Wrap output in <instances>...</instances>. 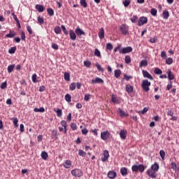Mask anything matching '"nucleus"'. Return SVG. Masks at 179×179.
I'll list each match as a JSON object with an SVG mask.
<instances>
[{"label": "nucleus", "instance_id": "nucleus-1", "mask_svg": "<svg viewBox=\"0 0 179 179\" xmlns=\"http://www.w3.org/2000/svg\"><path fill=\"white\" fill-rule=\"evenodd\" d=\"M145 165L139 164V165H133L131 166V171L133 173H143L145 171Z\"/></svg>", "mask_w": 179, "mask_h": 179}, {"label": "nucleus", "instance_id": "nucleus-2", "mask_svg": "<svg viewBox=\"0 0 179 179\" xmlns=\"http://www.w3.org/2000/svg\"><path fill=\"white\" fill-rule=\"evenodd\" d=\"M152 83L148 80H143L141 84V87L143 92H149L150 88L149 87Z\"/></svg>", "mask_w": 179, "mask_h": 179}, {"label": "nucleus", "instance_id": "nucleus-3", "mask_svg": "<svg viewBox=\"0 0 179 179\" xmlns=\"http://www.w3.org/2000/svg\"><path fill=\"white\" fill-rule=\"evenodd\" d=\"M71 176L73 177H82L83 176V171L80 169H74L71 171Z\"/></svg>", "mask_w": 179, "mask_h": 179}, {"label": "nucleus", "instance_id": "nucleus-4", "mask_svg": "<svg viewBox=\"0 0 179 179\" xmlns=\"http://www.w3.org/2000/svg\"><path fill=\"white\" fill-rule=\"evenodd\" d=\"M128 30H129V27H128V25L125 24H122L120 26V31L122 34H123V36H128V34H129V32H128Z\"/></svg>", "mask_w": 179, "mask_h": 179}, {"label": "nucleus", "instance_id": "nucleus-5", "mask_svg": "<svg viewBox=\"0 0 179 179\" xmlns=\"http://www.w3.org/2000/svg\"><path fill=\"white\" fill-rule=\"evenodd\" d=\"M146 174H148V176L151 178H156L157 177V171L151 169L147 170Z\"/></svg>", "mask_w": 179, "mask_h": 179}, {"label": "nucleus", "instance_id": "nucleus-6", "mask_svg": "<svg viewBox=\"0 0 179 179\" xmlns=\"http://www.w3.org/2000/svg\"><path fill=\"white\" fill-rule=\"evenodd\" d=\"M108 138H110V132L108 130L101 133V138L102 141H108Z\"/></svg>", "mask_w": 179, "mask_h": 179}, {"label": "nucleus", "instance_id": "nucleus-7", "mask_svg": "<svg viewBox=\"0 0 179 179\" xmlns=\"http://www.w3.org/2000/svg\"><path fill=\"white\" fill-rule=\"evenodd\" d=\"M110 101L112 103H113V104H120L121 103V101L120 99H118V96H117V94H113L111 95Z\"/></svg>", "mask_w": 179, "mask_h": 179}, {"label": "nucleus", "instance_id": "nucleus-8", "mask_svg": "<svg viewBox=\"0 0 179 179\" xmlns=\"http://www.w3.org/2000/svg\"><path fill=\"white\" fill-rule=\"evenodd\" d=\"M108 157H110V154L108 153V150H105L103 151V153L102 154L101 162H103V163L107 162V160H108Z\"/></svg>", "mask_w": 179, "mask_h": 179}, {"label": "nucleus", "instance_id": "nucleus-9", "mask_svg": "<svg viewBox=\"0 0 179 179\" xmlns=\"http://www.w3.org/2000/svg\"><path fill=\"white\" fill-rule=\"evenodd\" d=\"M148 23V17L143 16L139 18L138 26H143V24H146Z\"/></svg>", "mask_w": 179, "mask_h": 179}, {"label": "nucleus", "instance_id": "nucleus-10", "mask_svg": "<svg viewBox=\"0 0 179 179\" xmlns=\"http://www.w3.org/2000/svg\"><path fill=\"white\" fill-rule=\"evenodd\" d=\"M129 52H132V48L131 46L123 48L120 50V54H128Z\"/></svg>", "mask_w": 179, "mask_h": 179}, {"label": "nucleus", "instance_id": "nucleus-11", "mask_svg": "<svg viewBox=\"0 0 179 179\" xmlns=\"http://www.w3.org/2000/svg\"><path fill=\"white\" fill-rule=\"evenodd\" d=\"M64 169H71L72 167V161L69 159H66L64 162V163L62 164Z\"/></svg>", "mask_w": 179, "mask_h": 179}, {"label": "nucleus", "instance_id": "nucleus-12", "mask_svg": "<svg viewBox=\"0 0 179 179\" xmlns=\"http://www.w3.org/2000/svg\"><path fill=\"white\" fill-rule=\"evenodd\" d=\"M117 113L120 114L122 118H124V117H128L129 115V113H128L127 111H124L122 109H121V108L117 109Z\"/></svg>", "mask_w": 179, "mask_h": 179}, {"label": "nucleus", "instance_id": "nucleus-13", "mask_svg": "<svg viewBox=\"0 0 179 179\" xmlns=\"http://www.w3.org/2000/svg\"><path fill=\"white\" fill-rule=\"evenodd\" d=\"M127 135H128V131L126 129H122L120 131V136L121 139L125 140L127 139Z\"/></svg>", "mask_w": 179, "mask_h": 179}, {"label": "nucleus", "instance_id": "nucleus-14", "mask_svg": "<svg viewBox=\"0 0 179 179\" xmlns=\"http://www.w3.org/2000/svg\"><path fill=\"white\" fill-rule=\"evenodd\" d=\"M142 73L144 78H147V79H150V80H153V76H152L148 71L143 70Z\"/></svg>", "mask_w": 179, "mask_h": 179}, {"label": "nucleus", "instance_id": "nucleus-15", "mask_svg": "<svg viewBox=\"0 0 179 179\" xmlns=\"http://www.w3.org/2000/svg\"><path fill=\"white\" fill-rule=\"evenodd\" d=\"M75 33H76V34H77V36L78 37H80V36H85V34H86L85 33V31H83V30L80 29V28L79 27L76 29Z\"/></svg>", "mask_w": 179, "mask_h": 179}, {"label": "nucleus", "instance_id": "nucleus-16", "mask_svg": "<svg viewBox=\"0 0 179 179\" xmlns=\"http://www.w3.org/2000/svg\"><path fill=\"white\" fill-rule=\"evenodd\" d=\"M35 9H36V10H38V12H39L40 13H43L44 10H45V7H44V6L43 5H40V4H36L35 6Z\"/></svg>", "mask_w": 179, "mask_h": 179}, {"label": "nucleus", "instance_id": "nucleus-17", "mask_svg": "<svg viewBox=\"0 0 179 179\" xmlns=\"http://www.w3.org/2000/svg\"><path fill=\"white\" fill-rule=\"evenodd\" d=\"M96 83H104V80L99 77H96V79L92 80V85H96Z\"/></svg>", "mask_w": 179, "mask_h": 179}, {"label": "nucleus", "instance_id": "nucleus-18", "mask_svg": "<svg viewBox=\"0 0 179 179\" xmlns=\"http://www.w3.org/2000/svg\"><path fill=\"white\" fill-rule=\"evenodd\" d=\"M76 32L73 31V30L70 29L69 30V36L70 38L73 41H75V40H76V34H75Z\"/></svg>", "mask_w": 179, "mask_h": 179}, {"label": "nucleus", "instance_id": "nucleus-19", "mask_svg": "<svg viewBox=\"0 0 179 179\" xmlns=\"http://www.w3.org/2000/svg\"><path fill=\"white\" fill-rule=\"evenodd\" d=\"M166 73L168 74L169 80H174L176 77L174 76V74H173V72L171 69H168Z\"/></svg>", "mask_w": 179, "mask_h": 179}, {"label": "nucleus", "instance_id": "nucleus-20", "mask_svg": "<svg viewBox=\"0 0 179 179\" xmlns=\"http://www.w3.org/2000/svg\"><path fill=\"white\" fill-rule=\"evenodd\" d=\"M126 92H127V93L129 94V93H132V92H134V86L127 84L126 85Z\"/></svg>", "mask_w": 179, "mask_h": 179}, {"label": "nucleus", "instance_id": "nucleus-21", "mask_svg": "<svg viewBox=\"0 0 179 179\" xmlns=\"http://www.w3.org/2000/svg\"><path fill=\"white\" fill-rule=\"evenodd\" d=\"M108 177L110 179L115 178V177H117V173L114 171H110L108 173Z\"/></svg>", "mask_w": 179, "mask_h": 179}, {"label": "nucleus", "instance_id": "nucleus-22", "mask_svg": "<svg viewBox=\"0 0 179 179\" xmlns=\"http://www.w3.org/2000/svg\"><path fill=\"white\" fill-rule=\"evenodd\" d=\"M98 36H99L100 40H103V38H104V28L101 27L99 29V32L98 33Z\"/></svg>", "mask_w": 179, "mask_h": 179}, {"label": "nucleus", "instance_id": "nucleus-23", "mask_svg": "<svg viewBox=\"0 0 179 179\" xmlns=\"http://www.w3.org/2000/svg\"><path fill=\"white\" fill-rule=\"evenodd\" d=\"M64 79L66 82H69L71 80V74L69 72L64 73Z\"/></svg>", "mask_w": 179, "mask_h": 179}, {"label": "nucleus", "instance_id": "nucleus-24", "mask_svg": "<svg viewBox=\"0 0 179 179\" xmlns=\"http://www.w3.org/2000/svg\"><path fill=\"white\" fill-rule=\"evenodd\" d=\"M159 164H157V162H155L154 164H152L151 166V170H154L155 171H159Z\"/></svg>", "mask_w": 179, "mask_h": 179}, {"label": "nucleus", "instance_id": "nucleus-25", "mask_svg": "<svg viewBox=\"0 0 179 179\" xmlns=\"http://www.w3.org/2000/svg\"><path fill=\"white\" fill-rule=\"evenodd\" d=\"M16 32L15 31H10V33L6 35L7 38H12V37H15L16 36Z\"/></svg>", "mask_w": 179, "mask_h": 179}, {"label": "nucleus", "instance_id": "nucleus-26", "mask_svg": "<svg viewBox=\"0 0 179 179\" xmlns=\"http://www.w3.org/2000/svg\"><path fill=\"white\" fill-rule=\"evenodd\" d=\"M41 157L43 160H47V159H48V153L45 151H42Z\"/></svg>", "mask_w": 179, "mask_h": 179}, {"label": "nucleus", "instance_id": "nucleus-27", "mask_svg": "<svg viewBox=\"0 0 179 179\" xmlns=\"http://www.w3.org/2000/svg\"><path fill=\"white\" fill-rule=\"evenodd\" d=\"M120 173L122 176H125L128 174V169L125 167H122L120 169Z\"/></svg>", "mask_w": 179, "mask_h": 179}, {"label": "nucleus", "instance_id": "nucleus-28", "mask_svg": "<svg viewBox=\"0 0 179 179\" xmlns=\"http://www.w3.org/2000/svg\"><path fill=\"white\" fill-rule=\"evenodd\" d=\"M162 15H163V18L166 20L169 19V17H170V13L167 10H164L162 13Z\"/></svg>", "mask_w": 179, "mask_h": 179}, {"label": "nucleus", "instance_id": "nucleus-29", "mask_svg": "<svg viewBox=\"0 0 179 179\" xmlns=\"http://www.w3.org/2000/svg\"><path fill=\"white\" fill-rule=\"evenodd\" d=\"M53 111H55V113H57V117H62V109H60V108H55L54 110H53Z\"/></svg>", "mask_w": 179, "mask_h": 179}, {"label": "nucleus", "instance_id": "nucleus-30", "mask_svg": "<svg viewBox=\"0 0 179 179\" xmlns=\"http://www.w3.org/2000/svg\"><path fill=\"white\" fill-rule=\"evenodd\" d=\"M11 121H13V125L15 128H17V127H19V124H17V122H19L17 117L11 118Z\"/></svg>", "mask_w": 179, "mask_h": 179}, {"label": "nucleus", "instance_id": "nucleus-31", "mask_svg": "<svg viewBox=\"0 0 179 179\" xmlns=\"http://www.w3.org/2000/svg\"><path fill=\"white\" fill-rule=\"evenodd\" d=\"M114 76H115V78L118 79V78H120V76H121V70H120V69L115 70Z\"/></svg>", "mask_w": 179, "mask_h": 179}, {"label": "nucleus", "instance_id": "nucleus-32", "mask_svg": "<svg viewBox=\"0 0 179 179\" xmlns=\"http://www.w3.org/2000/svg\"><path fill=\"white\" fill-rule=\"evenodd\" d=\"M142 66H148V60L146 59H143L141 61L139 67L142 68Z\"/></svg>", "mask_w": 179, "mask_h": 179}, {"label": "nucleus", "instance_id": "nucleus-33", "mask_svg": "<svg viewBox=\"0 0 179 179\" xmlns=\"http://www.w3.org/2000/svg\"><path fill=\"white\" fill-rule=\"evenodd\" d=\"M58 130H52V138H56V139H58Z\"/></svg>", "mask_w": 179, "mask_h": 179}, {"label": "nucleus", "instance_id": "nucleus-34", "mask_svg": "<svg viewBox=\"0 0 179 179\" xmlns=\"http://www.w3.org/2000/svg\"><path fill=\"white\" fill-rule=\"evenodd\" d=\"M34 113H44L45 111V109H44L43 107H41L40 108H34Z\"/></svg>", "mask_w": 179, "mask_h": 179}, {"label": "nucleus", "instance_id": "nucleus-35", "mask_svg": "<svg viewBox=\"0 0 179 179\" xmlns=\"http://www.w3.org/2000/svg\"><path fill=\"white\" fill-rule=\"evenodd\" d=\"M15 69V64H10L8 66L7 71L8 73H11Z\"/></svg>", "mask_w": 179, "mask_h": 179}, {"label": "nucleus", "instance_id": "nucleus-36", "mask_svg": "<svg viewBox=\"0 0 179 179\" xmlns=\"http://www.w3.org/2000/svg\"><path fill=\"white\" fill-rule=\"evenodd\" d=\"M70 127L73 131H77L78 130V124L75 122H71L70 124Z\"/></svg>", "mask_w": 179, "mask_h": 179}, {"label": "nucleus", "instance_id": "nucleus-37", "mask_svg": "<svg viewBox=\"0 0 179 179\" xmlns=\"http://www.w3.org/2000/svg\"><path fill=\"white\" fill-rule=\"evenodd\" d=\"M54 30H55V33H56V34H61V33H62V30L61 29V27H59L58 26L55 27Z\"/></svg>", "mask_w": 179, "mask_h": 179}, {"label": "nucleus", "instance_id": "nucleus-38", "mask_svg": "<svg viewBox=\"0 0 179 179\" xmlns=\"http://www.w3.org/2000/svg\"><path fill=\"white\" fill-rule=\"evenodd\" d=\"M154 73H155V75H162V73H163V71H162V69L157 67L154 70Z\"/></svg>", "mask_w": 179, "mask_h": 179}, {"label": "nucleus", "instance_id": "nucleus-39", "mask_svg": "<svg viewBox=\"0 0 179 179\" xmlns=\"http://www.w3.org/2000/svg\"><path fill=\"white\" fill-rule=\"evenodd\" d=\"M65 100H66V101H67V103H71V101L72 100V96H71V94H66L65 95Z\"/></svg>", "mask_w": 179, "mask_h": 179}, {"label": "nucleus", "instance_id": "nucleus-40", "mask_svg": "<svg viewBox=\"0 0 179 179\" xmlns=\"http://www.w3.org/2000/svg\"><path fill=\"white\" fill-rule=\"evenodd\" d=\"M94 54L95 57H98V58H101V53L100 52V50H99V49L96 48Z\"/></svg>", "mask_w": 179, "mask_h": 179}, {"label": "nucleus", "instance_id": "nucleus-41", "mask_svg": "<svg viewBox=\"0 0 179 179\" xmlns=\"http://www.w3.org/2000/svg\"><path fill=\"white\" fill-rule=\"evenodd\" d=\"M80 3L83 8H87V2H86V0H80Z\"/></svg>", "mask_w": 179, "mask_h": 179}, {"label": "nucleus", "instance_id": "nucleus-42", "mask_svg": "<svg viewBox=\"0 0 179 179\" xmlns=\"http://www.w3.org/2000/svg\"><path fill=\"white\" fill-rule=\"evenodd\" d=\"M37 21L38 24H44V18L41 17V16H38L37 17Z\"/></svg>", "mask_w": 179, "mask_h": 179}, {"label": "nucleus", "instance_id": "nucleus-43", "mask_svg": "<svg viewBox=\"0 0 179 179\" xmlns=\"http://www.w3.org/2000/svg\"><path fill=\"white\" fill-rule=\"evenodd\" d=\"M171 169L173 171H177V164H176V162H172L171 163Z\"/></svg>", "mask_w": 179, "mask_h": 179}, {"label": "nucleus", "instance_id": "nucleus-44", "mask_svg": "<svg viewBox=\"0 0 179 179\" xmlns=\"http://www.w3.org/2000/svg\"><path fill=\"white\" fill-rule=\"evenodd\" d=\"M124 8H128L129 6V4L131 3V0H124L122 2Z\"/></svg>", "mask_w": 179, "mask_h": 179}, {"label": "nucleus", "instance_id": "nucleus-45", "mask_svg": "<svg viewBox=\"0 0 179 179\" xmlns=\"http://www.w3.org/2000/svg\"><path fill=\"white\" fill-rule=\"evenodd\" d=\"M16 52V46L12 47L8 50V54H15Z\"/></svg>", "mask_w": 179, "mask_h": 179}, {"label": "nucleus", "instance_id": "nucleus-46", "mask_svg": "<svg viewBox=\"0 0 179 179\" xmlns=\"http://www.w3.org/2000/svg\"><path fill=\"white\" fill-rule=\"evenodd\" d=\"M159 155L161 156L162 160H164V157H166V152H164L163 150H161L159 151Z\"/></svg>", "mask_w": 179, "mask_h": 179}, {"label": "nucleus", "instance_id": "nucleus-47", "mask_svg": "<svg viewBox=\"0 0 179 179\" xmlns=\"http://www.w3.org/2000/svg\"><path fill=\"white\" fill-rule=\"evenodd\" d=\"M138 15H134V16L130 19V20H131V22L132 23H136V22H138Z\"/></svg>", "mask_w": 179, "mask_h": 179}, {"label": "nucleus", "instance_id": "nucleus-48", "mask_svg": "<svg viewBox=\"0 0 179 179\" xmlns=\"http://www.w3.org/2000/svg\"><path fill=\"white\" fill-rule=\"evenodd\" d=\"M69 89L70 90H75V89H76V83H71L69 85Z\"/></svg>", "mask_w": 179, "mask_h": 179}, {"label": "nucleus", "instance_id": "nucleus-49", "mask_svg": "<svg viewBox=\"0 0 179 179\" xmlns=\"http://www.w3.org/2000/svg\"><path fill=\"white\" fill-rule=\"evenodd\" d=\"M84 66L87 68H90V66H92V62L89 60L84 61Z\"/></svg>", "mask_w": 179, "mask_h": 179}, {"label": "nucleus", "instance_id": "nucleus-50", "mask_svg": "<svg viewBox=\"0 0 179 179\" xmlns=\"http://www.w3.org/2000/svg\"><path fill=\"white\" fill-rule=\"evenodd\" d=\"M96 69L99 71V72H104V69H103L101 67V66H100V64H99V63L96 64Z\"/></svg>", "mask_w": 179, "mask_h": 179}, {"label": "nucleus", "instance_id": "nucleus-51", "mask_svg": "<svg viewBox=\"0 0 179 179\" xmlns=\"http://www.w3.org/2000/svg\"><path fill=\"white\" fill-rule=\"evenodd\" d=\"M47 12L49 16H54V10H52V8H48Z\"/></svg>", "mask_w": 179, "mask_h": 179}, {"label": "nucleus", "instance_id": "nucleus-52", "mask_svg": "<svg viewBox=\"0 0 179 179\" xmlns=\"http://www.w3.org/2000/svg\"><path fill=\"white\" fill-rule=\"evenodd\" d=\"M78 155H79V156H81V157H85L86 156V152L85 151H83V150H79Z\"/></svg>", "mask_w": 179, "mask_h": 179}, {"label": "nucleus", "instance_id": "nucleus-53", "mask_svg": "<svg viewBox=\"0 0 179 179\" xmlns=\"http://www.w3.org/2000/svg\"><path fill=\"white\" fill-rule=\"evenodd\" d=\"M148 111H149V108L148 107H145L143 110L139 111V114H146V113H148Z\"/></svg>", "mask_w": 179, "mask_h": 179}, {"label": "nucleus", "instance_id": "nucleus-54", "mask_svg": "<svg viewBox=\"0 0 179 179\" xmlns=\"http://www.w3.org/2000/svg\"><path fill=\"white\" fill-rule=\"evenodd\" d=\"M150 13H151L152 16H157V10H156V8H152Z\"/></svg>", "mask_w": 179, "mask_h": 179}, {"label": "nucleus", "instance_id": "nucleus-55", "mask_svg": "<svg viewBox=\"0 0 179 179\" xmlns=\"http://www.w3.org/2000/svg\"><path fill=\"white\" fill-rule=\"evenodd\" d=\"M31 79L34 83H37V74L34 73L31 76Z\"/></svg>", "mask_w": 179, "mask_h": 179}, {"label": "nucleus", "instance_id": "nucleus-56", "mask_svg": "<svg viewBox=\"0 0 179 179\" xmlns=\"http://www.w3.org/2000/svg\"><path fill=\"white\" fill-rule=\"evenodd\" d=\"M61 29H62L63 33H64L66 36H68L69 33H68V31L66 30V28L65 27V26H64V25H61Z\"/></svg>", "mask_w": 179, "mask_h": 179}, {"label": "nucleus", "instance_id": "nucleus-57", "mask_svg": "<svg viewBox=\"0 0 179 179\" xmlns=\"http://www.w3.org/2000/svg\"><path fill=\"white\" fill-rule=\"evenodd\" d=\"M124 61L127 64H131V56L129 55L125 56Z\"/></svg>", "mask_w": 179, "mask_h": 179}, {"label": "nucleus", "instance_id": "nucleus-58", "mask_svg": "<svg viewBox=\"0 0 179 179\" xmlns=\"http://www.w3.org/2000/svg\"><path fill=\"white\" fill-rule=\"evenodd\" d=\"M166 63L167 64V65H171V64H173V58L171 57H169L166 59Z\"/></svg>", "mask_w": 179, "mask_h": 179}, {"label": "nucleus", "instance_id": "nucleus-59", "mask_svg": "<svg viewBox=\"0 0 179 179\" xmlns=\"http://www.w3.org/2000/svg\"><path fill=\"white\" fill-rule=\"evenodd\" d=\"M90 97H92V95H90V94H85L84 97L85 101H89V100H90Z\"/></svg>", "mask_w": 179, "mask_h": 179}, {"label": "nucleus", "instance_id": "nucleus-60", "mask_svg": "<svg viewBox=\"0 0 179 179\" xmlns=\"http://www.w3.org/2000/svg\"><path fill=\"white\" fill-rule=\"evenodd\" d=\"M8 83H6V81L1 83L0 87L1 89L3 90V89H6V86H7Z\"/></svg>", "mask_w": 179, "mask_h": 179}, {"label": "nucleus", "instance_id": "nucleus-61", "mask_svg": "<svg viewBox=\"0 0 179 179\" xmlns=\"http://www.w3.org/2000/svg\"><path fill=\"white\" fill-rule=\"evenodd\" d=\"M27 30L29 34H30V35L33 34V29H31V27H30L29 25H28L27 27Z\"/></svg>", "mask_w": 179, "mask_h": 179}, {"label": "nucleus", "instance_id": "nucleus-62", "mask_svg": "<svg viewBox=\"0 0 179 179\" xmlns=\"http://www.w3.org/2000/svg\"><path fill=\"white\" fill-rule=\"evenodd\" d=\"M106 50L111 51V50H113V45L110 43H106Z\"/></svg>", "mask_w": 179, "mask_h": 179}, {"label": "nucleus", "instance_id": "nucleus-63", "mask_svg": "<svg viewBox=\"0 0 179 179\" xmlns=\"http://www.w3.org/2000/svg\"><path fill=\"white\" fill-rule=\"evenodd\" d=\"M173 87V82L170 81V83L166 86V90H170Z\"/></svg>", "mask_w": 179, "mask_h": 179}, {"label": "nucleus", "instance_id": "nucleus-64", "mask_svg": "<svg viewBox=\"0 0 179 179\" xmlns=\"http://www.w3.org/2000/svg\"><path fill=\"white\" fill-rule=\"evenodd\" d=\"M52 48L53 50H58V45L57 43H52Z\"/></svg>", "mask_w": 179, "mask_h": 179}]
</instances>
